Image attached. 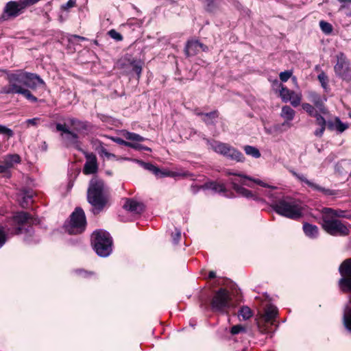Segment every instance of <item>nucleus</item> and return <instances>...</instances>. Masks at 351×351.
Here are the masks:
<instances>
[{
	"label": "nucleus",
	"mask_w": 351,
	"mask_h": 351,
	"mask_svg": "<svg viewBox=\"0 0 351 351\" xmlns=\"http://www.w3.org/2000/svg\"><path fill=\"white\" fill-rule=\"evenodd\" d=\"M213 311L228 313L234 307L230 292L226 289H220L213 295L210 302Z\"/></svg>",
	"instance_id": "obj_6"
},
{
	"label": "nucleus",
	"mask_w": 351,
	"mask_h": 351,
	"mask_svg": "<svg viewBox=\"0 0 351 351\" xmlns=\"http://www.w3.org/2000/svg\"><path fill=\"white\" fill-rule=\"evenodd\" d=\"M69 123L70 126L73 128L72 130H71L69 127L65 123H57L56 130L61 132V137L66 143L67 146L73 147L77 150L82 151L77 133L81 134L84 131L87 130V124L85 122L74 118L69 119Z\"/></svg>",
	"instance_id": "obj_2"
},
{
	"label": "nucleus",
	"mask_w": 351,
	"mask_h": 351,
	"mask_svg": "<svg viewBox=\"0 0 351 351\" xmlns=\"http://www.w3.org/2000/svg\"><path fill=\"white\" fill-rule=\"evenodd\" d=\"M86 225L84 212L82 208H77L72 213L70 224L66 229L70 234H80L85 230Z\"/></svg>",
	"instance_id": "obj_10"
},
{
	"label": "nucleus",
	"mask_w": 351,
	"mask_h": 351,
	"mask_svg": "<svg viewBox=\"0 0 351 351\" xmlns=\"http://www.w3.org/2000/svg\"><path fill=\"white\" fill-rule=\"evenodd\" d=\"M31 199V196L28 195L27 197H24L22 202H20L22 207H26L28 206L29 202Z\"/></svg>",
	"instance_id": "obj_49"
},
{
	"label": "nucleus",
	"mask_w": 351,
	"mask_h": 351,
	"mask_svg": "<svg viewBox=\"0 0 351 351\" xmlns=\"http://www.w3.org/2000/svg\"><path fill=\"white\" fill-rule=\"evenodd\" d=\"M210 188L217 192H221L225 191V186L222 184L211 183Z\"/></svg>",
	"instance_id": "obj_43"
},
{
	"label": "nucleus",
	"mask_w": 351,
	"mask_h": 351,
	"mask_svg": "<svg viewBox=\"0 0 351 351\" xmlns=\"http://www.w3.org/2000/svg\"><path fill=\"white\" fill-rule=\"evenodd\" d=\"M180 237H181V233H180V232H178L176 233V237L174 238V240L176 241V242H178V241L180 239Z\"/></svg>",
	"instance_id": "obj_55"
},
{
	"label": "nucleus",
	"mask_w": 351,
	"mask_h": 351,
	"mask_svg": "<svg viewBox=\"0 0 351 351\" xmlns=\"http://www.w3.org/2000/svg\"><path fill=\"white\" fill-rule=\"evenodd\" d=\"M339 272L342 278L339 284L343 292L351 291V258L344 261L339 267Z\"/></svg>",
	"instance_id": "obj_13"
},
{
	"label": "nucleus",
	"mask_w": 351,
	"mask_h": 351,
	"mask_svg": "<svg viewBox=\"0 0 351 351\" xmlns=\"http://www.w3.org/2000/svg\"><path fill=\"white\" fill-rule=\"evenodd\" d=\"M228 173L229 175L237 176L241 178L240 180H237V179L232 180L231 183L232 184V186H233V189L234 191H236L239 194H240L244 197H252V192L250 191L239 186V183H240L242 185H245V186L251 187V185L247 182V180H250V181L254 182V183H256L263 187L271 188V186L270 185H269L268 184H267V183L264 182L263 181L258 180V179H254L251 177L245 176L241 173H232V172H228Z\"/></svg>",
	"instance_id": "obj_7"
},
{
	"label": "nucleus",
	"mask_w": 351,
	"mask_h": 351,
	"mask_svg": "<svg viewBox=\"0 0 351 351\" xmlns=\"http://www.w3.org/2000/svg\"><path fill=\"white\" fill-rule=\"evenodd\" d=\"M93 245L96 253L100 256H108L112 251V239L109 234L97 230L92 235Z\"/></svg>",
	"instance_id": "obj_5"
},
{
	"label": "nucleus",
	"mask_w": 351,
	"mask_h": 351,
	"mask_svg": "<svg viewBox=\"0 0 351 351\" xmlns=\"http://www.w3.org/2000/svg\"><path fill=\"white\" fill-rule=\"evenodd\" d=\"M244 151L246 153V154L252 156V157L255 158H258L261 156V153L259 150L256 148L255 147L250 146V145H245L244 147Z\"/></svg>",
	"instance_id": "obj_30"
},
{
	"label": "nucleus",
	"mask_w": 351,
	"mask_h": 351,
	"mask_svg": "<svg viewBox=\"0 0 351 351\" xmlns=\"http://www.w3.org/2000/svg\"><path fill=\"white\" fill-rule=\"evenodd\" d=\"M245 328L243 327L241 325H235L232 327L231 328V333L232 335H236L239 333L240 332L244 331Z\"/></svg>",
	"instance_id": "obj_44"
},
{
	"label": "nucleus",
	"mask_w": 351,
	"mask_h": 351,
	"mask_svg": "<svg viewBox=\"0 0 351 351\" xmlns=\"http://www.w3.org/2000/svg\"><path fill=\"white\" fill-rule=\"evenodd\" d=\"M319 27L322 31L326 34H330L332 32V26L330 23L326 22L324 21H321L319 22Z\"/></svg>",
	"instance_id": "obj_34"
},
{
	"label": "nucleus",
	"mask_w": 351,
	"mask_h": 351,
	"mask_svg": "<svg viewBox=\"0 0 351 351\" xmlns=\"http://www.w3.org/2000/svg\"><path fill=\"white\" fill-rule=\"evenodd\" d=\"M197 115L204 116L203 120L206 122H208L209 119H213L218 117V113L217 111H213L209 113L203 114L201 112H197Z\"/></svg>",
	"instance_id": "obj_36"
},
{
	"label": "nucleus",
	"mask_w": 351,
	"mask_h": 351,
	"mask_svg": "<svg viewBox=\"0 0 351 351\" xmlns=\"http://www.w3.org/2000/svg\"><path fill=\"white\" fill-rule=\"evenodd\" d=\"M8 170L6 169V167H5L4 164H0V173H5Z\"/></svg>",
	"instance_id": "obj_52"
},
{
	"label": "nucleus",
	"mask_w": 351,
	"mask_h": 351,
	"mask_svg": "<svg viewBox=\"0 0 351 351\" xmlns=\"http://www.w3.org/2000/svg\"><path fill=\"white\" fill-rule=\"evenodd\" d=\"M343 323L346 328L351 331V308L345 313Z\"/></svg>",
	"instance_id": "obj_35"
},
{
	"label": "nucleus",
	"mask_w": 351,
	"mask_h": 351,
	"mask_svg": "<svg viewBox=\"0 0 351 351\" xmlns=\"http://www.w3.org/2000/svg\"><path fill=\"white\" fill-rule=\"evenodd\" d=\"M295 112L289 106H284L282 108L280 117L285 120L282 125H287L289 128L291 126L290 122L294 119Z\"/></svg>",
	"instance_id": "obj_19"
},
{
	"label": "nucleus",
	"mask_w": 351,
	"mask_h": 351,
	"mask_svg": "<svg viewBox=\"0 0 351 351\" xmlns=\"http://www.w3.org/2000/svg\"><path fill=\"white\" fill-rule=\"evenodd\" d=\"M293 174L299 180L304 182L306 184H307L309 187L312 188L313 189L322 191H324V189L322 187L306 179V178L303 174L297 173L295 172H293Z\"/></svg>",
	"instance_id": "obj_26"
},
{
	"label": "nucleus",
	"mask_w": 351,
	"mask_h": 351,
	"mask_svg": "<svg viewBox=\"0 0 351 351\" xmlns=\"http://www.w3.org/2000/svg\"><path fill=\"white\" fill-rule=\"evenodd\" d=\"M187 176V173L185 172H178V171H169L167 169L160 170V172L159 173V176H157L158 177L162 178V177H185Z\"/></svg>",
	"instance_id": "obj_27"
},
{
	"label": "nucleus",
	"mask_w": 351,
	"mask_h": 351,
	"mask_svg": "<svg viewBox=\"0 0 351 351\" xmlns=\"http://www.w3.org/2000/svg\"><path fill=\"white\" fill-rule=\"evenodd\" d=\"M113 141L120 145H125V146H127L128 147V145H129V142L128 141H124L123 139L121 138H112Z\"/></svg>",
	"instance_id": "obj_48"
},
{
	"label": "nucleus",
	"mask_w": 351,
	"mask_h": 351,
	"mask_svg": "<svg viewBox=\"0 0 351 351\" xmlns=\"http://www.w3.org/2000/svg\"><path fill=\"white\" fill-rule=\"evenodd\" d=\"M123 135L126 139L130 141V142H143L145 140L144 137L133 132H125Z\"/></svg>",
	"instance_id": "obj_29"
},
{
	"label": "nucleus",
	"mask_w": 351,
	"mask_h": 351,
	"mask_svg": "<svg viewBox=\"0 0 351 351\" xmlns=\"http://www.w3.org/2000/svg\"><path fill=\"white\" fill-rule=\"evenodd\" d=\"M215 276H216V274H215V271H211L209 272V274H208V278H215Z\"/></svg>",
	"instance_id": "obj_54"
},
{
	"label": "nucleus",
	"mask_w": 351,
	"mask_h": 351,
	"mask_svg": "<svg viewBox=\"0 0 351 351\" xmlns=\"http://www.w3.org/2000/svg\"><path fill=\"white\" fill-rule=\"evenodd\" d=\"M208 143L210 147L218 154L229 157L230 158L238 162L242 161L243 159V156L240 152L237 151L234 147H230L228 144L218 141H208Z\"/></svg>",
	"instance_id": "obj_11"
},
{
	"label": "nucleus",
	"mask_w": 351,
	"mask_h": 351,
	"mask_svg": "<svg viewBox=\"0 0 351 351\" xmlns=\"http://www.w3.org/2000/svg\"><path fill=\"white\" fill-rule=\"evenodd\" d=\"M335 74L343 80L351 81V69L343 53L337 56V64L334 66Z\"/></svg>",
	"instance_id": "obj_12"
},
{
	"label": "nucleus",
	"mask_w": 351,
	"mask_h": 351,
	"mask_svg": "<svg viewBox=\"0 0 351 351\" xmlns=\"http://www.w3.org/2000/svg\"><path fill=\"white\" fill-rule=\"evenodd\" d=\"M20 232H21V228H19L17 229V230H16V233H17V234H18V233H19Z\"/></svg>",
	"instance_id": "obj_58"
},
{
	"label": "nucleus",
	"mask_w": 351,
	"mask_h": 351,
	"mask_svg": "<svg viewBox=\"0 0 351 351\" xmlns=\"http://www.w3.org/2000/svg\"><path fill=\"white\" fill-rule=\"evenodd\" d=\"M98 153L101 157H106L107 158H114L115 156L113 154L109 153L106 149L101 145L98 148Z\"/></svg>",
	"instance_id": "obj_38"
},
{
	"label": "nucleus",
	"mask_w": 351,
	"mask_h": 351,
	"mask_svg": "<svg viewBox=\"0 0 351 351\" xmlns=\"http://www.w3.org/2000/svg\"><path fill=\"white\" fill-rule=\"evenodd\" d=\"M19 162L20 157L17 154L8 155L4 158L3 161V163L4 164L7 170L13 167L15 164Z\"/></svg>",
	"instance_id": "obj_25"
},
{
	"label": "nucleus",
	"mask_w": 351,
	"mask_h": 351,
	"mask_svg": "<svg viewBox=\"0 0 351 351\" xmlns=\"http://www.w3.org/2000/svg\"><path fill=\"white\" fill-rule=\"evenodd\" d=\"M204 1H205L206 2V3H207V5H206V6H207V10L210 11V10H212V8H213V3H214V2H215L216 0H204Z\"/></svg>",
	"instance_id": "obj_50"
},
{
	"label": "nucleus",
	"mask_w": 351,
	"mask_h": 351,
	"mask_svg": "<svg viewBox=\"0 0 351 351\" xmlns=\"http://www.w3.org/2000/svg\"><path fill=\"white\" fill-rule=\"evenodd\" d=\"M201 49L204 51L205 50L204 45L202 43L197 40H190L188 41L186 45L185 53L188 56H193L199 51Z\"/></svg>",
	"instance_id": "obj_21"
},
{
	"label": "nucleus",
	"mask_w": 351,
	"mask_h": 351,
	"mask_svg": "<svg viewBox=\"0 0 351 351\" xmlns=\"http://www.w3.org/2000/svg\"><path fill=\"white\" fill-rule=\"evenodd\" d=\"M86 159L83 168V173L85 175L94 174L97 172L98 164L96 156L93 153H88L83 151Z\"/></svg>",
	"instance_id": "obj_16"
},
{
	"label": "nucleus",
	"mask_w": 351,
	"mask_h": 351,
	"mask_svg": "<svg viewBox=\"0 0 351 351\" xmlns=\"http://www.w3.org/2000/svg\"><path fill=\"white\" fill-rule=\"evenodd\" d=\"M39 121H40V118L36 117V118L27 119L26 121V123L28 125H37L38 122H39Z\"/></svg>",
	"instance_id": "obj_47"
},
{
	"label": "nucleus",
	"mask_w": 351,
	"mask_h": 351,
	"mask_svg": "<svg viewBox=\"0 0 351 351\" xmlns=\"http://www.w3.org/2000/svg\"><path fill=\"white\" fill-rule=\"evenodd\" d=\"M123 208L128 211L133 213L139 214L144 210V206L142 203H140L132 199H128L123 205Z\"/></svg>",
	"instance_id": "obj_18"
},
{
	"label": "nucleus",
	"mask_w": 351,
	"mask_h": 351,
	"mask_svg": "<svg viewBox=\"0 0 351 351\" xmlns=\"http://www.w3.org/2000/svg\"><path fill=\"white\" fill-rule=\"evenodd\" d=\"M87 200L92 206L95 215L99 214L110 205V195L101 180L97 178L91 179L87 191Z\"/></svg>",
	"instance_id": "obj_1"
},
{
	"label": "nucleus",
	"mask_w": 351,
	"mask_h": 351,
	"mask_svg": "<svg viewBox=\"0 0 351 351\" xmlns=\"http://www.w3.org/2000/svg\"><path fill=\"white\" fill-rule=\"evenodd\" d=\"M6 241V235L2 228H0V247L3 245Z\"/></svg>",
	"instance_id": "obj_45"
},
{
	"label": "nucleus",
	"mask_w": 351,
	"mask_h": 351,
	"mask_svg": "<svg viewBox=\"0 0 351 351\" xmlns=\"http://www.w3.org/2000/svg\"><path fill=\"white\" fill-rule=\"evenodd\" d=\"M303 230L307 237L312 239L316 238L319 232L318 228L316 226L308 223L303 224Z\"/></svg>",
	"instance_id": "obj_24"
},
{
	"label": "nucleus",
	"mask_w": 351,
	"mask_h": 351,
	"mask_svg": "<svg viewBox=\"0 0 351 351\" xmlns=\"http://www.w3.org/2000/svg\"><path fill=\"white\" fill-rule=\"evenodd\" d=\"M350 302H351V298H350Z\"/></svg>",
	"instance_id": "obj_59"
},
{
	"label": "nucleus",
	"mask_w": 351,
	"mask_h": 351,
	"mask_svg": "<svg viewBox=\"0 0 351 351\" xmlns=\"http://www.w3.org/2000/svg\"><path fill=\"white\" fill-rule=\"evenodd\" d=\"M134 70L138 74V75H140V74L141 73V66H134Z\"/></svg>",
	"instance_id": "obj_53"
},
{
	"label": "nucleus",
	"mask_w": 351,
	"mask_h": 351,
	"mask_svg": "<svg viewBox=\"0 0 351 351\" xmlns=\"http://www.w3.org/2000/svg\"><path fill=\"white\" fill-rule=\"evenodd\" d=\"M108 34L112 38L117 41H121L123 40L122 35L114 29L110 30L108 32Z\"/></svg>",
	"instance_id": "obj_41"
},
{
	"label": "nucleus",
	"mask_w": 351,
	"mask_h": 351,
	"mask_svg": "<svg viewBox=\"0 0 351 351\" xmlns=\"http://www.w3.org/2000/svg\"><path fill=\"white\" fill-rule=\"evenodd\" d=\"M253 315L252 310L248 306H242L239 313V317L243 320H247Z\"/></svg>",
	"instance_id": "obj_31"
},
{
	"label": "nucleus",
	"mask_w": 351,
	"mask_h": 351,
	"mask_svg": "<svg viewBox=\"0 0 351 351\" xmlns=\"http://www.w3.org/2000/svg\"><path fill=\"white\" fill-rule=\"evenodd\" d=\"M327 216L329 219L340 218H351L350 215H346V212L343 210H335L330 208H324L322 209V217Z\"/></svg>",
	"instance_id": "obj_17"
},
{
	"label": "nucleus",
	"mask_w": 351,
	"mask_h": 351,
	"mask_svg": "<svg viewBox=\"0 0 351 351\" xmlns=\"http://www.w3.org/2000/svg\"><path fill=\"white\" fill-rule=\"evenodd\" d=\"M340 3H346V2H350L351 1V0H337Z\"/></svg>",
	"instance_id": "obj_56"
},
{
	"label": "nucleus",
	"mask_w": 351,
	"mask_h": 351,
	"mask_svg": "<svg viewBox=\"0 0 351 351\" xmlns=\"http://www.w3.org/2000/svg\"><path fill=\"white\" fill-rule=\"evenodd\" d=\"M141 164L144 169L152 171L156 176H159L160 169L157 167L149 162H141Z\"/></svg>",
	"instance_id": "obj_32"
},
{
	"label": "nucleus",
	"mask_w": 351,
	"mask_h": 351,
	"mask_svg": "<svg viewBox=\"0 0 351 351\" xmlns=\"http://www.w3.org/2000/svg\"><path fill=\"white\" fill-rule=\"evenodd\" d=\"M322 113H318V112L313 117L315 118L316 124L319 126V128L315 130L314 134L316 136L321 137L326 129V125H328V122L326 121L324 117L322 115Z\"/></svg>",
	"instance_id": "obj_22"
},
{
	"label": "nucleus",
	"mask_w": 351,
	"mask_h": 351,
	"mask_svg": "<svg viewBox=\"0 0 351 351\" xmlns=\"http://www.w3.org/2000/svg\"><path fill=\"white\" fill-rule=\"evenodd\" d=\"M278 313V309L273 305H268L265 309V313L257 320V326L262 333L271 331L270 326L274 324L275 318Z\"/></svg>",
	"instance_id": "obj_9"
},
{
	"label": "nucleus",
	"mask_w": 351,
	"mask_h": 351,
	"mask_svg": "<svg viewBox=\"0 0 351 351\" xmlns=\"http://www.w3.org/2000/svg\"><path fill=\"white\" fill-rule=\"evenodd\" d=\"M6 135L8 138L12 137L14 135L13 131L10 128L0 125V134Z\"/></svg>",
	"instance_id": "obj_39"
},
{
	"label": "nucleus",
	"mask_w": 351,
	"mask_h": 351,
	"mask_svg": "<svg viewBox=\"0 0 351 351\" xmlns=\"http://www.w3.org/2000/svg\"><path fill=\"white\" fill-rule=\"evenodd\" d=\"M324 230L332 236H346L350 233V226L337 219L322 217Z\"/></svg>",
	"instance_id": "obj_8"
},
{
	"label": "nucleus",
	"mask_w": 351,
	"mask_h": 351,
	"mask_svg": "<svg viewBox=\"0 0 351 351\" xmlns=\"http://www.w3.org/2000/svg\"><path fill=\"white\" fill-rule=\"evenodd\" d=\"M274 210L280 215L296 219L302 216L304 204L299 200L285 198L272 205Z\"/></svg>",
	"instance_id": "obj_4"
},
{
	"label": "nucleus",
	"mask_w": 351,
	"mask_h": 351,
	"mask_svg": "<svg viewBox=\"0 0 351 351\" xmlns=\"http://www.w3.org/2000/svg\"><path fill=\"white\" fill-rule=\"evenodd\" d=\"M79 38L80 40H85V38L84 37H81V36H77Z\"/></svg>",
	"instance_id": "obj_57"
},
{
	"label": "nucleus",
	"mask_w": 351,
	"mask_h": 351,
	"mask_svg": "<svg viewBox=\"0 0 351 351\" xmlns=\"http://www.w3.org/2000/svg\"><path fill=\"white\" fill-rule=\"evenodd\" d=\"M140 142H129L128 147L137 150L151 151L149 147L139 144Z\"/></svg>",
	"instance_id": "obj_37"
},
{
	"label": "nucleus",
	"mask_w": 351,
	"mask_h": 351,
	"mask_svg": "<svg viewBox=\"0 0 351 351\" xmlns=\"http://www.w3.org/2000/svg\"><path fill=\"white\" fill-rule=\"evenodd\" d=\"M76 1L75 0H69L66 3L62 6L63 10H68L71 8H73L75 5Z\"/></svg>",
	"instance_id": "obj_46"
},
{
	"label": "nucleus",
	"mask_w": 351,
	"mask_h": 351,
	"mask_svg": "<svg viewBox=\"0 0 351 351\" xmlns=\"http://www.w3.org/2000/svg\"><path fill=\"white\" fill-rule=\"evenodd\" d=\"M328 127L331 130L335 129L337 131L341 133L348 129V125L341 122L338 117H336L335 119V123L331 121L328 122Z\"/></svg>",
	"instance_id": "obj_23"
},
{
	"label": "nucleus",
	"mask_w": 351,
	"mask_h": 351,
	"mask_svg": "<svg viewBox=\"0 0 351 351\" xmlns=\"http://www.w3.org/2000/svg\"><path fill=\"white\" fill-rule=\"evenodd\" d=\"M79 273L80 274H82L84 277H88V276H90L93 274V272H88V271H83V270H80Z\"/></svg>",
	"instance_id": "obj_51"
},
{
	"label": "nucleus",
	"mask_w": 351,
	"mask_h": 351,
	"mask_svg": "<svg viewBox=\"0 0 351 351\" xmlns=\"http://www.w3.org/2000/svg\"><path fill=\"white\" fill-rule=\"evenodd\" d=\"M279 86L280 87L279 95L282 101L285 103L290 102L293 107H298L300 105L302 98L301 92H295L281 84H279Z\"/></svg>",
	"instance_id": "obj_14"
},
{
	"label": "nucleus",
	"mask_w": 351,
	"mask_h": 351,
	"mask_svg": "<svg viewBox=\"0 0 351 351\" xmlns=\"http://www.w3.org/2000/svg\"><path fill=\"white\" fill-rule=\"evenodd\" d=\"M23 84L25 88L35 90L40 85H45L44 81L36 74L21 70Z\"/></svg>",
	"instance_id": "obj_15"
},
{
	"label": "nucleus",
	"mask_w": 351,
	"mask_h": 351,
	"mask_svg": "<svg viewBox=\"0 0 351 351\" xmlns=\"http://www.w3.org/2000/svg\"><path fill=\"white\" fill-rule=\"evenodd\" d=\"M302 108L305 110L308 114L311 117H313L317 112V109L308 103H304L302 104Z\"/></svg>",
	"instance_id": "obj_33"
},
{
	"label": "nucleus",
	"mask_w": 351,
	"mask_h": 351,
	"mask_svg": "<svg viewBox=\"0 0 351 351\" xmlns=\"http://www.w3.org/2000/svg\"><path fill=\"white\" fill-rule=\"evenodd\" d=\"M5 79L8 82V84L1 88V94H20L31 102L34 103L38 101L37 97L33 95L29 89L25 88L23 84L21 70L6 72Z\"/></svg>",
	"instance_id": "obj_3"
},
{
	"label": "nucleus",
	"mask_w": 351,
	"mask_h": 351,
	"mask_svg": "<svg viewBox=\"0 0 351 351\" xmlns=\"http://www.w3.org/2000/svg\"><path fill=\"white\" fill-rule=\"evenodd\" d=\"M29 219V217L27 213L24 212L18 213L14 216V222L18 225H23L27 223Z\"/></svg>",
	"instance_id": "obj_28"
},
{
	"label": "nucleus",
	"mask_w": 351,
	"mask_h": 351,
	"mask_svg": "<svg viewBox=\"0 0 351 351\" xmlns=\"http://www.w3.org/2000/svg\"><path fill=\"white\" fill-rule=\"evenodd\" d=\"M311 100L314 104L319 112L322 113L323 115H327L329 113L328 109L324 104L326 99H322L318 95L312 93L311 95Z\"/></svg>",
	"instance_id": "obj_20"
},
{
	"label": "nucleus",
	"mask_w": 351,
	"mask_h": 351,
	"mask_svg": "<svg viewBox=\"0 0 351 351\" xmlns=\"http://www.w3.org/2000/svg\"><path fill=\"white\" fill-rule=\"evenodd\" d=\"M318 80L320 82V83L322 84V86L323 87L325 88L326 86V85L328 84V77L324 72L319 74Z\"/></svg>",
	"instance_id": "obj_42"
},
{
	"label": "nucleus",
	"mask_w": 351,
	"mask_h": 351,
	"mask_svg": "<svg viewBox=\"0 0 351 351\" xmlns=\"http://www.w3.org/2000/svg\"><path fill=\"white\" fill-rule=\"evenodd\" d=\"M293 71H285L283 72H281L279 75L280 79L282 82H287L292 75Z\"/></svg>",
	"instance_id": "obj_40"
}]
</instances>
